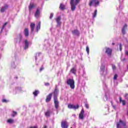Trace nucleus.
Here are the masks:
<instances>
[{
    "label": "nucleus",
    "instance_id": "obj_19",
    "mask_svg": "<svg viewBox=\"0 0 128 128\" xmlns=\"http://www.w3.org/2000/svg\"><path fill=\"white\" fill-rule=\"evenodd\" d=\"M126 28H128V26L126 24H125L122 28V34H126Z\"/></svg>",
    "mask_w": 128,
    "mask_h": 128
},
{
    "label": "nucleus",
    "instance_id": "obj_27",
    "mask_svg": "<svg viewBox=\"0 0 128 128\" xmlns=\"http://www.w3.org/2000/svg\"><path fill=\"white\" fill-rule=\"evenodd\" d=\"M38 94H40V91L38 90H36L34 92H33V94H34V96H38Z\"/></svg>",
    "mask_w": 128,
    "mask_h": 128
},
{
    "label": "nucleus",
    "instance_id": "obj_15",
    "mask_svg": "<svg viewBox=\"0 0 128 128\" xmlns=\"http://www.w3.org/2000/svg\"><path fill=\"white\" fill-rule=\"evenodd\" d=\"M24 35L25 36L28 37L30 36V32H28V28H26L24 30Z\"/></svg>",
    "mask_w": 128,
    "mask_h": 128
},
{
    "label": "nucleus",
    "instance_id": "obj_21",
    "mask_svg": "<svg viewBox=\"0 0 128 128\" xmlns=\"http://www.w3.org/2000/svg\"><path fill=\"white\" fill-rule=\"evenodd\" d=\"M72 33L74 36H80V32L76 30L72 31Z\"/></svg>",
    "mask_w": 128,
    "mask_h": 128
},
{
    "label": "nucleus",
    "instance_id": "obj_36",
    "mask_svg": "<svg viewBox=\"0 0 128 128\" xmlns=\"http://www.w3.org/2000/svg\"><path fill=\"white\" fill-rule=\"evenodd\" d=\"M2 102H8V100H6V99H3L2 100Z\"/></svg>",
    "mask_w": 128,
    "mask_h": 128
},
{
    "label": "nucleus",
    "instance_id": "obj_8",
    "mask_svg": "<svg viewBox=\"0 0 128 128\" xmlns=\"http://www.w3.org/2000/svg\"><path fill=\"white\" fill-rule=\"evenodd\" d=\"M54 100V104L55 108H56V110H58V108L60 102H58V98L56 99L55 98Z\"/></svg>",
    "mask_w": 128,
    "mask_h": 128
},
{
    "label": "nucleus",
    "instance_id": "obj_9",
    "mask_svg": "<svg viewBox=\"0 0 128 128\" xmlns=\"http://www.w3.org/2000/svg\"><path fill=\"white\" fill-rule=\"evenodd\" d=\"M8 5L6 4H4V6H3L0 10V12H6V10H8Z\"/></svg>",
    "mask_w": 128,
    "mask_h": 128
},
{
    "label": "nucleus",
    "instance_id": "obj_26",
    "mask_svg": "<svg viewBox=\"0 0 128 128\" xmlns=\"http://www.w3.org/2000/svg\"><path fill=\"white\" fill-rule=\"evenodd\" d=\"M18 38L19 40V42H22V34H19L18 35Z\"/></svg>",
    "mask_w": 128,
    "mask_h": 128
},
{
    "label": "nucleus",
    "instance_id": "obj_20",
    "mask_svg": "<svg viewBox=\"0 0 128 128\" xmlns=\"http://www.w3.org/2000/svg\"><path fill=\"white\" fill-rule=\"evenodd\" d=\"M59 8L61 10H66V5L64 4H60Z\"/></svg>",
    "mask_w": 128,
    "mask_h": 128
},
{
    "label": "nucleus",
    "instance_id": "obj_25",
    "mask_svg": "<svg viewBox=\"0 0 128 128\" xmlns=\"http://www.w3.org/2000/svg\"><path fill=\"white\" fill-rule=\"evenodd\" d=\"M120 102H122V106H126V100H122V97H120Z\"/></svg>",
    "mask_w": 128,
    "mask_h": 128
},
{
    "label": "nucleus",
    "instance_id": "obj_12",
    "mask_svg": "<svg viewBox=\"0 0 128 128\" xmlns=\"http://www.w3.org/2000/svg\"><path fill=\"white\" fill-rule=\"evenodd\" d=\"M61 126L62 128H68V126L66 122L63 121L61 123Z\"/></svg>",
    "mask_w": 128,
    "mask_h": 128
},
{
    "label": "nucleus",
    "instance_id": "obj_42",
    "mask_svg": "<svg viewBox=\"0 0 128 128\" xmlns=\"http://www.w3.org/2000/svg\"><path fill=\"white\" fill-rule=\"evenodd\" d=\"M124 96L125 98H126L128 97V93L126 94Z\"/></svg>",
    "mask_w": 128,
    "mask_h": 128
},
{
    "label": "nucleus",
    "instance_id": "obj_52",
    "mask_svg": "<svg viewBox=\"0 0 128 128\" xmlns=\"http://www.w3.org/2000/svg\"><path fill=\"white\" fill-rule=\"evenodd\" d=\"M114 108H115V107H114Z\"/></svg>",
    "mask_w": 128,
    "mask_h": 128
},
{
    "label": "nucleus",
    "instance_id": "obj_7",
    "mask_svg": "<svg viewBox=\"0 0 128 128\" xmlns=\"http://www.w3.org/2000/svg\"><path fill=\"white\" fill-rule=\"evenodd\" d=\"M24 50H28L30 46V42L27 40H24Z\"/></svg>",
    "mask_w": 128,
    "mask_h": 128
},
{
    "label": "nucleus",
    "instance_id": "obj_54",
    "mask_svg": "<svg viewBox=\"0 0 128 128\" xmlns=\"http://www.w3.org/2000/svg\"><path fill=\"white\" fill-rule=\"evenodd\" d=\"M120 2V0H119Z\"/></svg>",
    "mask_w": 128,
    "mask_h": 128
},
{
    "label": "nucleus",
    "instance_id": "obj_23",
    "mask_svg": "<svg viewBox=\"0 0 128 128\" xmlns=\"http://www.w3.org/2000/svg\"><path fill=\"white\" fill-rule=\"evenodd\" d=\"M36 32H38L40 30V22H39L36 25Z\"/></svg>",
    "mask_w": 128,
    "mask_h": 128
},
{
    "label": "nucleus",
    "instance_id": "obj_39",
    "mask_svg": "<svg viewBox=\"0 0 128 128\" xmlns=\"http://www.w3.org/2000/svg\"><path fill=\"white\" fill-rule=\"evenodd\" d=\"M116 78H118V74H116L114 76V80H116Z\"/></svg>",
    "mask_w": 128,
    "mask_h": 128
},
{
    "label": "nucleus",
    "instance_id": "obj_3",
    "mask_svg": "<svg viewBox=\"0 0 128 128\" xmlns=\"http://www.w3.org/2000/svg\"><path fill=\"white\" fill-rule=\"evenodd\" d=\"M66 84L68 86H70L72 90H74V79H68L66 81Z\"/></svg>",
    "mask_w": 128,
    "mask_h": 128
},
{
    "label": "nucleus",
    "instance_id": "obj_28",
    "mask_svg": "<svg viewBox=\"0 0 128 128\" xmlns=\"http://www.w3.org/2000/svg\"><path fill=\"white\" fill-rule=\"evenodd\" d=\"M98 14V10H96L94 12V13L93 14V18H96V14Z\"/></svg>",
    "mask_w": 128,
    "mask_h": 128
},
{
    "label": "nucleus",
    "instance_id": "obj_45",
    "mask_svg": "<svg viewBox=\"0 0 128 128\" xmlns=\"http://www.w3.org/2000/svg\"><path fill=\"white\" fill-rule=\"evenodd\" d=\"M105 98L106 100H108V96H106V94L105 95Z\"/></svg>",
    "mask_w": 128,
    "mask_h": 128
},
{
    "label": "nucleus",
    "instance_id": "obj_24",
    "mask_svg": "<svg viewBox=\"0 0 128 128\" xmlns=\"http://www.w3.org/2000/svg\"><path fill=\"white\" fill-rule=\"evenodd\" d=\"M70 72L74 74H76V69L74 68H73L70 70Z\"/></svg>",
    "mask_w": 128,
    "mask_h": 128
},
{
    "label": "nucleus",
    "instance_id": "obj_38",
    "mask_svg": "<svg viewBox=\"0 0 128 128\" xmlns=\"http://www.w3.org/2000/svg\"><path fill=\"white\" fill-rule=\"evenodd\" d=\"M16 112H13V114H12V116H16Z\"/></svg>",
    "mask_w": 128,
    "mask_h": 128
},
{
    "label": "nucleus",
    "instance_id": "obj_17",
    "mask_svg": "<svg viewBox=\"0 0 128 128\" xmlns=\"http://www.w3.org/2000/svg\"><path fill=\"white\" fill-rule=\"evenodd\" d=\"M40 8H38L36 12H35V17L36 18L40 16Z\"/></svg>",
    "mask_w": 128,
    "mask_h": 128
},
{
    "label": "nucleus",
    "instance_id": "obj_44",
    "mask_svg": "<svg viewBox=\"0 0 128 128\" xmlns=\"http://www.w3.org/2000/svg\"><path fill=\"white\" fill-rule=\"evenodd\" d=\"M44 85L46 86H50V83H48V82L45 83Z\"/></svg>",
    "mask_w": 128,
    "mask_h": 128
},
{
    "label": "nucleus",
    "instance_id": "obj_43",
    "mask_svg": "<svg viewBox=\"0 0 128 128\" xmlns=\"http://www.w3.org/2000/svg\"><path fill=\"white\" fill-rule=\"evenodd\" d=\"M85 106L86 108H88V104H85Z\"/></svg>",
    "mask_w": 128,
    "mask_h": 128
},
{
    "label": "nucleus",
    "instance_id": "obj_41",
    "mask_svg": "<svg viewBox=\"0 0 128 128\" xmlns=\"http://www.w3.org/2000/svg\"><path fill=\"white\" fill-rule=\"evenodd\" d=\"M112 70H116V66H114V64H112Z\"/></svg>",
    "mask_w": 128,
    "mask_h": 128
},
{
    "label": "nucleus",
    "instance_id": "obj_6",
    "mask_svg": "<svg viewBox=\"0 0 128 128\" xmlns=\"http://www.w3.org/2000/svg\"><path fill=\"white\" fill-rule=\"evenodd\" d=\"M80 108V106L78 105L74 106V104H68V108H74V110H76Z\"/></svg>",
    "mask_w": 128,
    "mask_h": 128
},
{
    "label": "nucleus",
    "instance_id": "obj_48",
    "mask_svg": "<svg viewBox=\"0 0 128 128\" xmlns=\"http://www.w3.org/2000/svg\"><path fill=\"white\" fill-rule=\"evenodd\" d=\"M47 128L46 126L44 125L43 128Z\"/></svg>",
    "mask_w": 128,
    "mask_h": 128
},
{
    "label": "nucleus",
    "instance_id": "obj_49",
    "mask_svg": "<svg viewBox=\"0 0 128 128\" xmlns=\"http://www.w3.org/2000/svg\"><path fill=\"white\" fill-rule=\"evenodd\" d=\"M126 68H127V70L128 72V64L127 65Z\"/></svg>",
    "mask_w": 128,
    "mask_h": 128
},
{
    "label": "nucleus",
    "instance_id": "obj_14",
    "mask_svg": "<svg viewBox=\"0 0 128 128\" xmlns=\"http://www.w3.org/2000/svg\"><path fill=\"white\" fill-rule=\"evenodd\" d=\"M56 20L58 24L57 26H60V24H62V22H60V20H62V18H60V16H58Z\"/></svg>",
    "mask_w": 128,
    "mask_h": 128
},
{
    "label": "nucleus",
    "instance_id": "obj_40",
    "mask_svg": "<svg viewBox=\"0 0 128 128\" xmlns=\"http://www.w3.org/2000/svg\"><path fill=\"white\" fill-rule=\"evenodd\" d=\"M12 68H16V66H14V62H13L12 64Z\"/></svg>",
    "mask_w": 128,
    "mask_h": 128
},
{
    "label": "nucleus",
    "instance_id": "obj_46",
    "mask_svg": "<svg viewBox=\"0 0 128 128\" xmlns=\"http://www.w3.org/2000/svg\"><path fill=\"white\" fill-rule=\"evenodd\" d=\"M44 70V67H42L40 68V72H42V70Z\"/></svg>",
    "mask_w": 128,
    "mask_h": 128
},
{
    "label": "nucleus",
    "instance_id": "obj_50",
    "mask_svg": "<svg viewBox=\"0 0 128 128\" xmlns=\"http://www.w3.org/2000/svg\"><path fill=\"white\" fill-rule=\"evenodd\" d=\"M112 44H113V45L114 44V43H112Z\"/></svg>",
    "mask_w": 128,
    "mask_h": 128
},
{
    "label": "nucleus",
    "instance_id": "obj_53",
    "mask_svg": "<svg viewBox=\"0 0 128 128\" xmlns=\"http://www.w3.org/2000/svg\"><path fill=\"white\" fill-rule=\"evenodd\" d=\"M124 60H126V59L124 58Z\"/></svg>",
    "mask_w": 128,
    "mask_h": 128
},
{
    "label": "nucleus",
    "instance_id": "obj_34",
    "mask_svg": "<svg viewBox=\"0 0 128 128\" xmlns=\"http://www.w3.org/2000/svg\"><path fill=\"white\" fill-rule=\"evenodd\" d=\"M40 54H36V55L35 56V60H38V56H40Z\"/></svg>",
    "mask_w": 128,
    "mask_h": 128
},
{
    "label": "nucleus",
    "instance_id": "obj_10",
    "mask_svg": "<svg viewBox=\"0 0 128 128\" xmlns=\"http://www.w3.org/2000/svg\"><path fill=\"white\" fill-rule=\"evenodd\" d=\"M84 109H82L81 110L80 114H79V118L80 120H84Z\"/></svg>",
    "mask_w": 128,
    "mask_h": 128
},
{
    "label": "nucleus",
    "instance_id": "obj_33",
    "mask_svg": "<svg viewBox=\"0 0 128 128\" xmlns=\"http://www.w3.org/2000/svg\"><path fill=\"white\" fill-rule=\"evenodd\" d=\"M6 24H8V22H6V23H4V24L3 25V26L2 28V30H4V28H6Z\"/></svg>",
    "mask_w": 128,
    "mask_h": 128
},
{
    "label": "nucleus",
    "instance_id": "obj_51",
    "mask_svg": "<svg viewBox=\"0 0 128 128\" xmlns=\"http://www.w3.org/2000/svg\"><path fill=\"white\" fill-rule=\"evenodd\" d=\"M2 32V30H1L0 32Z\"/></svg>",
    "mask_w": 128,
    "mask_h": 128
},
{
    "label": "nucleus",
    "instance_id": "obj_2",
    "mask_svg": "<svg viewBox=\"0 0 128 128\" xmlns=\"http://www.w3.org/2000/svg\"><path fill=\"white\" fill-rule=\"evenodd\" d=\"M116 128H128L126 121L120 120L119 122L116 124Z\"/></svg>",
    "mask_w": 128,
    "mask_h": 128
},
{
    "label": "nucleus",
    "instance_id": "obj_11",
    "mask_svg": "<svg viewBox=\"0 0 128 128\" xmlns=\"http://www.w3.org/2000/svg\"><path fill=\"white\" fill-rule=\"evenodd\" d=\"M58 88H55L54 92V99L58 98Z\"/></svg>",
    "mask_w": 128,
    "mask_h": 128
},
{
    "label": "nucleus",
    "instance_id": "obj_31",
    "mask_svg": "<svg viewBox=\"0 0 128 128\" xmlns=\"http://www.w3.org/2000/svg\"><path fill=\"white\" fill-rule=\"evenodd\" d=\"M34 6V4H30L29 6L30 10H32V9L33 8Z\"/></svg>",
    "mask_w": 128,
    "mask_h": 128
},
{
    "label": "nucleus",
    "instance_id": "obj_16",
    "mask_svg": "<svg viewBox=\"0 0 128 128\" xmlns=\"http://www.w3.org/2000/svg\"><path fill=\"white\" fill-rule=\"evenodd\" d=\"M106 53L107 54L108 56H110V54H112V49L110 48H106Z\"/></svg>",
    "mask_w": 128,
    "mask_h": 128
},
{
    "label": "nucleus",
    "instance_id": "obj_29",
    "mask_svg": "<svg viewBox=\"0 0 128 128\" xmlns=\"http://www.w3.org/2000/svg\"><path fill=\"white\" fill-rule=\"evenodd\" d=\"M16 92H22V88L20 87H17L16 88Z\"/></svg>",
    "mask_w": 128,
    "mask_h": 128
},
{
    "label": "nucleus",
    "instance_id": "obj_47",
    "mask_svg": "<svg viewBox=\"0 0 128 128\" xmlns=\"http://www.w3.org/2000/svg\"><path fill=\"white\" fill-rule=\"evenodd\" d=\"M30 128H38V126H35L34 127H30Z\"/></svg>",
    "mask_w": 128,
    "mask_h": 128
},
{
    "label": "nucleus",
    "instance_id": "obj_35",
    "mask_svg": "<svg viewBox=\"0 0 128 128\" xmlns=\"http://www.w3.org/2000/svg\"><path fill=\"white\" fill-rule=\"evenodd\" d=\"M54 18V13H51L50 16V19L52 20Z\"/></svg>",
    "mask_w": 128,
    "mask_h": 128
},
{
    "label": "nucleus",
    "instance_id": "obj_5",
    "mask_svg": "<svg viewBox=\"0 0 128 128\" xmlns=\"http://www.w3.org/2000/svg\"><path fill=\"white\" fill-rule=\"evenodd\" d=\"M100 74L104 75L106 74V66L104 64H102L100 66Z\"/></svg>",
    "mask_w": 128,
    "mask_h": 128
},
{
    "label": "nucleus",
    "instance_id": "obj_18",
    "mask_svg": "<svg viewBox=\"0 0 128 128\" xmlns=\"http://www.w3.org/2000/svg\"><path fill=\"white\" fill-rule=\"evenodd\" d=\"M36 26V24L34 23H31L30 25V28H31V32H34V28Z\"/></svg>",
    "mask_w": 128,
    "mask_h": 128
},
{
    "label": "nucleus",
    "instance_id": "obj_4",
    "mask_svg": "<svg viewBox=\"0 0 128 128\" xmlns=\"http://www.w3.org/2000/svg\"><path fill=\"white\" fill-rule=\"evenodd\" d=\"M98 4H100V1L98 0H91L89 3L90 6H94L95 8H96Z\"/></svg>",
    "mask_w": 128,
    "mask_h": 128
},
{
    "label": "nucleus",
    "instance_id": "obj_32",
    "mask_svg": "<svg viewBox=\"0 0 128 128\" xmlns=\"http://www.w3.org/2000/svg\"><path fill=\"white\" fill-rule=\"evenodd\" d=\"M8 124H12V122H14V120H12V119L8 120Z\"/></svg>",
    "mask_w": 128,
    "mask_h": 128
},
{
    "label": "nucleus",
    "instance_id": "obj_13",
    "mask_svg": "<svg viewBox=\"0 0 128 128\" xmlns=\"http://www.w3.org/2000/svg\"><path fill=\"white\" fill-rule=\"evenodd\" d=\"M52 93L50 94L46 98V102H48L52 100Z\"/></svg>",
    "mask_w": 128,
    "mask_h": 128
},
{
    "label": "nucleus",
    "instance_id": "obj_22",
    "mask_svg": "<svg viewBox=\"0 0 128 128\" xmlns=\"http://www.w3.org/2000/svg\"><path fill=\"white\" fill-rule=\"evenodd\" d=\"M51 114H52V112H50V110H48L46 112H45V116H46L49 117L50 116Z\"/></svg>",
    "mask_w": 128,
    "mask_h": 128
},
{
    "label": "nucleus",
    "instance_id": "obj_30",
    "mask_svg": "<svg viewBox=\"0 0 128 128\" xmlns=\"http://www.w3.org/2000/svg\"><path fill=\"white\" fill-rule=\"evenodd\" d=\"M86 52H87L88 54H90V48L88 46L86 47Z\"/></svg>",
    "mask_w": 128,
    "mask_h": 128
},
{
    "label": "nucleus",
    "instance_id": "obj_1",
    "mask_svg": "<svg viewBox=\"0 0 128 128\" xmlns=\"http://www.w3.org/2000/svg\"><path fill=\"white\" fill-rule=\"evenodd\" d=\"M80 0H75L74 1V0H70V4L71 6V10H72V12H74L76 5L80 3Z\"/></svg>",
    "mask_w": 128,
    "mask_h": 128
},
{
    "label": "nucleus",
    "instance_id": "obj_37",
    "mask_svg": "<svg viewBox=\"0 0 128 128\" xmlns=\"http://www.w3.org/2000/svg\"><path fill=\"white\" fill-rule=\"evenodd\" d=\"M122 44H120V45H119V48H120V51H122Z\"/></svg>",
    "mask_w": 128,
    "mask_h": 128
}]
</instances>
